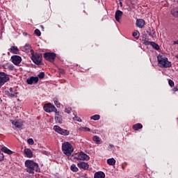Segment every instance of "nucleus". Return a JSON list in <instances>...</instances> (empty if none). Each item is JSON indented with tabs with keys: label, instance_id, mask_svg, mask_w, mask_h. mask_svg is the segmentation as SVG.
<instances>
[{
	"label": "nucleus",
	"instance_id": "f8f14e48",
	"mask_svg": "<svg viewBox=\"0 0 178 178\" xmlns=\"http://www.w3.org/2000/svg\"><path fill=\"white\" fill-rule=\"evenodd\" d=\"M12 124L17 129H22L23 127V121L20 120H15L11 121Z\"/></svg>",
	"mask_w": 178,
	"mask_h": 178
},
{
	"label": "nucleus",
	"instance_id": "6ab92c4d",
	"mask_svg": "<svg viewBox=\"0 0 178 178\" xmlns=\"http://www.w3.org/2000/svg\"><path fill=\"white\" fill-rule=\"evenodd\" d=\"M24 154L27 158H33V152L30 149H24Z\"/></svg>",
	"mask_w": 178,
	"mask_h": 178
},
{
	"label": "nucleus",
	"instance_id": "49530a36",
	"mask_svg": "<svg viewBox=\"0 0 178 178\" xmlns=\"http://www.w3.org/2000/svg\"><path fill=\"white\" fill-rule=\"evenodd\" d=\"M111 148H113V145H110Z\"/></svg>",
	"mask_w": 178,
	"mask_h": 178
},
{
	"label": "nucleus",
	"instance_id": "4468645a",
	"mask_svg": "<svg viewBox=\"0 0 178 178\" xmlns=\"http://www.w3.org/2000/svg\"><path fill=\"white\" fill-rule=\"evenodd\" d=\"M143 44H145V45H151L152 46V47L154 49H156V51H159V45L156 43H155L154 42H148L147 40H145Z\"/></svg>",
	"mask_w": 178,
	"mask_h": 178
},
{
	"label": "nucleus",
	"instance_id": "bb28decb",
	"mask_svg": "<svg viewBox=\"0 0 178 178\" xmlns=\"http://www.w3.org/2000/svg\"><path fill=\"white\" fill-rule=\"evenodd\" d=\"M72 172H79V168L76 166V164H72L70 167Z\"/></svg>",
	"mask_w": 178,
	"mask_h": 178
},
{
	"label": "nucleus",
	"instance_id": "a211bd4d",
	"mask_svg": "<svg viewBox=\"0 0 178 178\" xmlns=\"http://www.w3.org/2000/svg\"><path fill=\"white\" fill-rule=\"evenodd\" d=\"M55 113V120L56 123H62V115L59 114V111H58V110H56Z\"/></svg>",
	"mask_w": 178,
	"mask_h": 178
},
{
	"label": "nucleus",
	"instance_id": "09e8293b",
	"mask_svg": "<svg viewBox=\"0 0 178 178\" xmlns=\"http://www.w3.org/2000/svg\"><path fill=\"white\" fill-rule=\"evenodd\" d=\"M40 27H42V29H44V26L41 25Z\"/></svg>",
	"mask_w": 178,
	"mask_h": 178
},
{
	"label": "nucleus",
	"instance_id": "412c9836",
	"mask_svg": "<svg viewBox=\"0 0 178 178\" xmlns=\"http://www.w3.org/2000/svg\"><path fill=\"white\" fill-rule=\"evenodd\" d=\"M1 151L3 152H4L5 154H8V155H12V154H13V152L10 149H9L8 147H3L1 148Z\"/></svg>",
	"mask_w": 178,
	"mask_h": 178
},
{
	"label": "nucleus",
	"instance_id": "37998d69",
	"mask_svg": "<svg viewBox=\"0 0 178 178\" xmlns=\"http://www.w3.org/2000/svg\"><path fill=\"white\" fill-rule=\"evenodd\" d=\"M60 73H61V74H65V70H60Z\"/></svg>",
	"mask_w": 178,
	"mask_h": 178
},
{
	"label": "nucleus",
	"instance_id": "c756f323",
	"mask_svg": "<svg viewBox=\"0 0 178 178\" xmlns=\"http://www.w3.org/2000/svg\"><path fill=\"white\" fill-rule=\"evenodd\" d=\"M99 118H100L99 115H95L90 117V119L92 120H99Z\"/></svg>",
	"mask_w": 178,
	"mask_h": 178
},
{
	"label": "nucleus",
	"instance_id": "f03ea898",
	"mask_svg": "<svg viewBox=\"0 0 178 178\" xmlns=\"http://www.w3.org/2000/svg\"><path fill=\"white\" fill-rule=\"evenodd\" d=\"M157 60L159 62V65H160L161 67H170L172 66V63L169 60H168V58L166 57H162L161 55H159L157 56Z\"/></svg>",
	"mask_w": 178,
	"mask_h": 178
},
{
	"label": "nucleus",
	"instance_id": "a18cd8bd",
	"mask_svg": "<svg viewBox=\"0 0 178 178\" xmlns=\"http://www.w3.org/2000/svg\"><path fill=\"white\" fill-rule=\"evenodd\" d=\"M85 129V130H86V131H90V128H88V127H86V128H84Z\"/></svg>",
	"mask_w": 178,
	"mask_h": 178
},
{
	"label": "nucleus",
	"instance_id": "f3484780",
	"mask_svg": "<svg viewBox=\"0 0 178 178\" xmlns=\"http://www.w3.org/2000/svg\"><path fill=\"white\" fill-rule=\"evenodd\" d=\"M26 82L28 84H33V83H38V77L31 76V77H30V79H28L26 80Z\"/></svg>",
	"mask_w": 178,
	"mask_h": 178
},
{
	"label": "nucleus",
	"instance_id": "c85d7f7f",
	"mask_svg": "<svg viewBox=\"0 0 178 178\" xmlns=\"http://www.w3.org/2000/svg\"><path fill=\"white\" fill-rule=\"evenodd\" d=\"M54 102L56 107L60 108V103H59V101H58L57 98L54 99Z\"/></svg>",
	"mask_w": 178,
	"mask_h": 178
},
{
	"label": "nucleus",
	"instance_id": "2eb2a0df",
	"mask_svg": "<svg viewBox=\"0 0 178 178\" xmlns=\"http://www.w3.org/2000/svg\"><path fill=\"white\" fill-rule=\"evenodd\" d=\"M136 27H139V29H143L144 26H145V21L143 19H139L136 20Z\"/></svg>",
	"mask_w": 178,
	"mask_h": 178
},
{
	"label": "nucleus",
	"instance_id": "0eeeda50",
	"mask_svg": "<svg viewBox=\"0 0 178 178\" xmlns=\"http://www.w3.org/2000/svg\"><path fill=\"white\" fill-rule=\"evenodd\" d=\"M75 159H77V161H89L90 160V156L87 155V154L81 152L79 154H76L74 156Z\"/></svg>",
	"mask_w": 178,
	"mask_h": 178
},
{
	"label": "nucleus",
	"instance_id": "e433bc0d",
	"mask_svg": "<svg viewBox=\"0 0 178 178\" xmlns=\"http://www.w3.org/2000/svg\"><path fill=\"white\" fill-rule=\"evenodd\" d=\"M65 111L66 113H70V112H72V108H70V107L65 108Z\"/></svg>",
	"mask_w": 178,
	"mask_h": 178
},
{
	"label": "nucleus",
	"instance_id": "3c124183",
	"mask_svg": "<svg viewBox=\"0 0 178 178\" xmlns=\"http://www.w3.org/2000/svg\"><path fill=\"white\" fill-rule=\"evenodd\" d=\"M25 35H27V33H25Z\"/></svg>",
	"mask_w": 178,
	"mask_h": 178
},
{
	"label": "nucleus",
	"instance_id": "f704fd0d",
	"mask_svg": "<svg viewBox=\"0 0 178 178\" xmlns=\"http://www.w3.org/2000/svg\"><path fill=\"white\" fill-rule=\"evenodd\" d=\"M27 143L30 144V145H33L34 144V140H33V138H29L28 139Z\"/></svg>",
	"mask_w": 178,
	"mask_h": 178
},
{
	"label": "nucleus",
	"instance_id": "4c0bfd02",
	"mask_svg": "<svg viewBox=\"0 0 178 178\" xmlns=\"http://www.w3.org/2000/svg\"><path fill=\"white\" fill-rule=\"evenodd\" d=\"M132 35H133V37H135V38H138V31L134 32L132 33Z\"/></svg>",
	"mask_w": 178,
	"mask_h": 178
},
{
	"label": "nucleus",
	"instance_id": "f257e3e1",
	"mask_svg": "<svg viewBox=\"0 0 178 178\" xmlns=\"http://www.w3.org/2000/svg\"><path fill=\"white\" fill-rule=\"evenodd\" d=\"M25 166L26 167V172L31 175H34V172H40L38 163L31 160H26L25 161Z\"/></svg>",
	"mask_w": 178,
	"mask_h": 178
},
{
	"label": "nucleus",
	"instance_id": "b1692460",
	"mask_svg": "<svg viewBox=\"0 0 178 178\" xmlns=\"http://www.w3.org/2000/svg\"><path fill=\"white\" fill-rule=\"evenodd\" d=\"M10 52H12V54H19V49L17 47L12 46L10 47Z\"/></svg>",
	"mask_w": 178,
	"mask_h": 178
},
{
	"label": "nucleus",
	"instance_id": "5701e85b",
	"mask_svg": "<svg viewBox=\"0 0 178 178\" xmlns=\"http://www.w3.org/2000/svg\"><path fill=\"white\" fill-rule=\"evenodd\" d=\"M143 128V125L140 123H137L136 124H134L132 127V129L135 130V131H137Z\"/></svg>",
	"mask_w": 178,
	"mask_h": 178
},
{
	"label": "nucleus",
	"instance_id": "1a4fd4ad",
	"mask_svg": "<svg viewBox=\"0 0 178 178\" xmlns=\"http://www.w3.org/2000/svg\"><path fill=\"white\" fill-rule=\"evenodd\" d=\"M43 109L45 112L47 113L56 112V111H58L56 107H55V106L51 104H44Z\"/></svg>",
	"mask_w": 178,
	"mask_h": 178
},
{
	"label": "nucleus",
	"instance_id": "20e7f679",
	"mask_svg": "<svg viewBox=\"0 0 178 178\" xmlns=\"http://www.w3.org/2000/svg\"><path fill=\"white\" fill-rule=\"evenodd\" d=\"M31 59L35 65H42V55L41 54L35 53L34 54V50H31Z\"/></svg>",
	"mask_w": 178,
	"mask_h": 178
},
{
	"label": "nucleus",
	"instance_id": "39448f33",
	"mask_svg": "<svg viewBox=\"0 0 178 178\" xmlns=\"http://www.w3.org/2000/svg\"><path fill=\"white\" fill-rule=\"evenodd\" d=\"M54 130L56 133H58V134H61V136H69V131L67 129H63L60 128V127L56 125L54 127Z\"/></svg>",
	"mask_w": 178,
	"mask_h": 178
},
{
	"label": "nucleus",
	"instance_id": "9b49d317",
	"mask_svg": "<svg viewBox=\"0 0 178 178\" xmlns=\"http://www.w3.org/2000/svg\"><path fill=\"white\" fill-rule=\"evenodd\" d=\"M11 60L14 65H16V66H19L22 62V57L19 56H13L11 57Z\"/></svg>",
	"mask_w": 178,
	"mask_h": 178
},
{
	"label": "nucleus",
	"instance_id": "6e6552de",
	"mask_svg": "<svg viewBox=\"0 0 178 178\" xmlns=\"http://www.w3.org/2000/svg\"><path fill=\"white\" fill-rule=\"evenodd\" d=\"M9 81V76L4 72H0V88L5 83Z\"/></svg>",
	"mask_w": 178,
	"mask_h": 178
},
{
	"label": "nucleus",
	"instance_id": "58836bf2",
	"mask_svg": "<svg viewBox=\"0 0 178 178\" xmlns=\"http://www.w3.org/2000/svg\"><path fill=\"white\" fill-rule=\"evenodd\" d=\"M3 158H4L3 153H2V152H1L0 150V162H1V161H3Z\"/></svg>",
	"mask_w": 178,
	"mask_h": 178
},
{
	"label": "nucleus",
	"instance_id": "7ed1b4c3",
	"mask_svg": "<svg viewBox=\"0 0 178 178\" xmlns=\"http://www.w3.org/2000/svg\"><path fill=\"white\" fill-rule=\"evenodd\" d=\"M73 146L69 142H65L62 145V150L63 154L67 155V156H70L73 153Z\"/></svg>",
	"mask_w": 178,
	"mask_h": 178
},
{
	"label": "nucleus",
	"instance_id": "c03bdc74",
	"mask_svg": "<svg viewBox=\"0 0 178 178\" xmlns=\"http://www.w3.org/2000/svg\"><path fill=\"white\" fill-rule=\"evenodd\" d=\"M177 45L178 44V40L177 41L173 42V45Z\"/></svg>",
	"mask_w": 178,
	"mask_h": 178
},
{
	"label": "nucleus",
	"instance_id": "c9c22d12",
	"mask_svg": "<svg viewBox=\"0 0 178 178\" xmlns=\"http://www.w3.org/2000/svg\"><path fill=\"white\" fill-rule=\"evenodd\" d=\"M38 77H39V79H44V77H45V74L44 72H40L38 74Z\"/></svg>",
	"mask_w": 178,
	"mask_h": 178
},
{
	"label": "nucleus",
	"instance_id": "a19ab883",
	"mask_svg": "<svg viewBox=\"0 0 178 178\" xmlns=\"http://www.w3.org/2000/svg\"><path fill=\"white\" fill-rule=\"evenodd\" d=\"M8 70H13V66L10 64H8Z\"/></svg>",
	"mask_w": 178,
	"mask_h": 178
},
{
	"label": "nucleus",
	"instance_id": "473e14b6",
	"mask_svg": "<svg viewBox=\"0 0 178 178\" xmlns=\"http://www.w3.org/2000/svg\"><path fill=\"white\" fill-rule=\"evenodd\" d=\"M31 48V46H30V44H26L24 45V49H25V51H29V49H30Z\"/></svg>",
	"mask_w": 178,
	"mask_h": 178
},
{
	"label": "nucleus",
	"instance_id": "79ce46f5",
	"mask_svg": "<svg viewBox=\"0 0 178 178\" xmlns=\"http://www.w3.org/2000/svg\"><path fill=\"white\" fill-rule=\"evenodd\" d=\"M172 91H174V92H176V91H178V88L177 86H175L172 88Z\"/></svg>",
	"mask_w": 178,
	"mask_h": 178
},
{
	"label": "nucleus",
	"instance_id": "423d86ee",
	"mask_svg": "<svg viewBox=\"0 0 178 178\" xmlns=\"http://www.w3.org/2000/svg\"><path fill=\"white\" fill-rule=\"evenodd\" d=\"M54 130L56 133H58V134H61V136H69V131L67 129H63L60 128V127L56 125L54 127Z\"/></svg>",
	"mask_w": 178,
	"mask_h": 178
},
{
	"label": "nucleus",
	"instance_id": "393cba45",
	"mask_svg": "<svg viewBox=\"0 0 178 178\" xmlns=\"http://www.w3.org/2000/svg\"><path fill=\"white\" fill-rule=\"evenodd\" d=\"M107 163L108 165H110L111 166H113V165H115V163H116V160H115V159H113V158L108 159L107 160Z\"/></svg>",
	"mask_w": 178,
	"mask_h": 178
},
{
	"label": "nucleus",
	"instance_id": "dca6fc26",
	"mask_svg": "<svg viewBox=\"0 0 178 178\" xmlns=\"http://www.w3.org/2000/svg\"><path fill=\"white\" fill-rule=\"evenodd\" d=\"M122 16H123V12L120 11V10H117L115 15L116 22H118L119 23Z\"/></svg>",
	"mask_w": 178,
	"mask_h": 178
},
{
	"label": "nucleus",
	"instance_id": "7c9ffc66",
	"mask_svg": "<svg viewBox=\"0 0 178 178\" xmlns=\"http://www.w3.org/2000/svg\"><path fill=\"white\" fill-rule=\"evenodd\" d=\"M74 120H76V122H81V118H80L79 116L77 115H74V117L73 118Z\"/></svg>",
	"mask_w": 178,
	"mask_h": 178
},
{
	"label": "nucleus",
	"instance_id": "4be33fe9",
	"mask_svg": "<svg viewBox=\"0 0 178 178\" xmlns=\"http://www.w3.org/2000/svg\"><path fill=\"white\" fill-rule=\"evenodd\" d=\"M10 97H17V90H13V88H10V92H9Z\"/></svg>",
	"mask_w": 178,
	"mask_h": 178
},
{
	"label": "nucleus",
	"instance_id": "ddd939ff",
	"mask_svg": "<svg viewBox=\"0 0 178 178\" xmlns=\"http://www.w3.org/2000/svg\"><path fill=\"white\" fill-rule=\"evenodd\" d=\"M77 166L79 169H83V170H87V169L90 168V165H88V163L83 161L78 163Z\"/></svg>",
	"mask_w": 178,
	"mask_h": 178
},
{
	"label": "nucleus",
	"instance_id": "2f4dec72",
	"mask_svg": "<svg viewBox=\"0 0 178 178\" xmlns=\"http://www.w3.org/2000/svg\"><path fill=\"white\" fill-rule=\"evenodd\" d=\"M35 34L38 35V37H40L41 35V31L39 29H35Z\"/></svg>",
	"mask_w": 178,
	"mask_h": 178
},
{
	"label": "nucleus",
	"instance_id": "72a5a7b5",
	"mask_svg": "<svg viewBox=\"0 0 178 178\" xmlns=\"http://www.w3.org/2000/svg\"><path fill=\"white\" fill-rule=\"evenodd\" d=\"M168 84L171 87H174L175 86V82L172 80H171V79L168 80Z\"/></svg>",
	"mask_w": 178,
	"mask_h": 178
},
{
	"label": "nucleus",
	"instance_id": "aec40b11",
	"mask_svg": "<svg viewBox=\"0 0 178 178\" xmlns=\"http://www.w3.org/2000/svg\"><path fill=\"white\" fill-rule=\"evenodd\" d=\"M95 178H105V173L104 172L99 171L95 173Z\"/></svg>",
	"mask_w": 178,
	"mask_h": 178
},
{
	"label": "nucleus",
	"instance_id": "cd10ccee",
	"mask_svg": "<svg viewBox=\"0 0 178 178\" xmlns=\"http://www.w3.org/2000/svg\"><path fill=\"white\" fill-rule=\"evenodd\" d=\"M93 141L96 143V144H101V140H99V137L97 136H93Z\"/></svg>",
	"mask_w": 178,
	"mask_h": 178
},
{
	"label": "nucleus",
	"instance_id": "a878e982",
	"mask_svg": "<svg viewBox=\"0 0 178 178\" xmlns=\"http://www.w3.org/2000/svg\"><path fill=\"white\" fill-rule=\"evenodd\" d=\"M171 14L175 17H178V8H174V9L171 10Z\"/></svg>",
	"mask_w": 178,
	"mask_h": 178
},
{
	"label": "nucleus",
	"instance_id": "9d476101",
	"mask_svg": "<svg viewBox=\"0 0 178 178\" xmlns=\"http://www.w3.org/2000/svg\"><path fill=\"white\" fill-rule=\"evenodd\" d=\"M44 58L46 60H49V62H54L55 58H56V54L55 53H45Z\"/></svg>",
	"mask_w": 178,
	"mask_h": 178
},
{
	"label": "nucleus",
	"instance_id": "ea45409f",
	"mask_svg": "<svg viewBox=\"0 0 178 178\" xmlns=\"http://www.w3.org/2000/svg\"><path fill=\"white\" fill-rule=\"evenodd\" d=\"M8 67H9V63H6L2 65L3 69H5V70L8 69Z\"/></svg>",
	"mask_w": 178,
	"mask_h": 178
},
{
	"label": "nucleus",
	"instance_id": "de8ad7c7",
	"mask_svg": "<svg viewBox=\"0 0 178 178\" xmlns=\"http://www.w3.org/2000/svg\"><path fill=\"white\" fill-rule=\"evenodd\" d=\"M149 35H151V37H154V35L151 33H149Z\"/></svg>",
	"mask_w": 178,
	"mask_h": 178
},
{
	"label": "nucleus",
	"instance_id": "8fccbe9b",
	"mask_svg": "<svg viewBox=\"0 0 178 178\" xmlns=\"http://www.w3.org/2000/svg\"><path fill=\"white\" fill-rule=\"evenodd\" d=\"M120 6H122V2H120Z\"/></svg>",
	"mask_w": 178,
	"mask_h": 178
}]
</instances>
